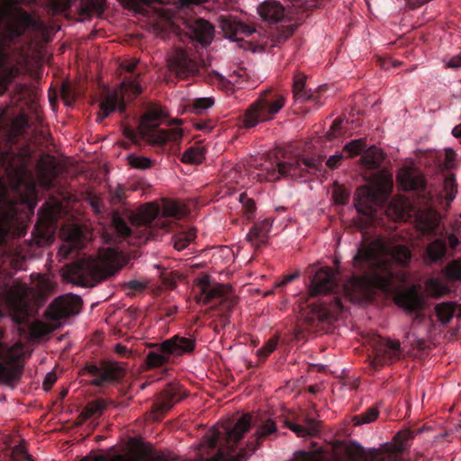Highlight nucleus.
I'll return each instance as SVG.
<instances>
[{"mask_svg":"<svg viewBox=\"0 0 461 461\" xmlns=\"http://www.w3.org/2000/svg\"><path fill=\"white\" fill-rule=\"evenodd\" d=\"M386 256H390L396 264L405 267L411 261V251L406 245L389 248L380 240L360 244L353 257L352 265L361 276H353L343 287L349 300L369 298L374 290L391 292L394 273Z\"/></svg>","mask_w":461,"mask_h":461,"instance_id":"1","label":"nucleus"},{"mask_svg":"<svg viewBox=\"0 0 461 461\" xmlns=\"http://www.w3.org/2000/svg\"><path fill=\"white\" fill-rule=\"evenodd\" d=\"M397 182L404 191H415L423 208L414 211L416 228L423 234L436 235L438 230L440 215L436 207L442 203L443 197L449 204L457 194V185L454 174L444 176L443 190L433 194L427 188V182L422 174L411 168L402 167L397 174Z\"/></svg>","mask_w":461,"mask_h":461,"instance_id":"2","label":"nucleus"},{"mask_svg":"<svg viewBox=\"0 0 461 461\" xmlns=\"http://www.w3.org/2000/svg\"><path fill=\"white\" fill-rule=\"evenodd\" d=\"M251 415L243 414L233 426L227 425L223 431H214L208 439L209 447L215 449L219 445L217 453L205 461H246L261 446L269 436L277 432V427L274 420L267 419L257 428L256 432L248 441L246 447L233 456L239 441L251 428Z\"/></svg>","mask_w":461,"mask_h":461,"instance_id":"3","label":"nucleus"},{"mask_svg":"<svg viewBox=\"0 0 461 461\" xmlns=\"http://www.w3.org/2000/svg\"><path fill=\"white\" fill-rule=\"evenodd\" d=\"M125 6L137 14L148 16L153 4L162 6L153 8L156 15L162 21L179 28L203 46L209 45L214 35V27L208 21L187 13L192 5H199L206 0H179L176 6L169 5L167 0H123Z\"/></svg>","mask_w":461,"mask_h":461,"instance_id":"4","label":"nucleus"},{"mask_svg":"<svg viewBox=\"0 0 461 461\" xmlns=\"http://www.w3.org/2000/svg\"><path fill=\"white\" fill-rule=\"evenodd\" d=\"M159 213V207L153 203L143 205L138 213L113 210L112 229L119 241L127 240L140 245L153 239L154 227L161 225L163 229L167 228L164 221L158 218Z\"/></svg>","mask_w":461,"mask_h":461,"instance_id":"5","label":"nucleus"},{"mask_svg":"<svg viewBox=\"0 0 461 461\" xmlns=\"http://www.w3.org/2000/svg\"><path fill=\"white\" fill-rule=\"evenodd\" d=\"M26 171V162L23 155L12 149H0V173L13 188H19L23 185ZM16 216V203L8 196L6 191H3L0 194V246L6 242Z\"/></svg>","mask_w":461,"mask_h":461,"instance_id":"6","label":"nucleus"},{"mask_svg":"<svg viewBox=\"0 0 461 461\" xmlns=\"http://www.w3.org/2000/svg\"><path fill=\"white\" fill-rule=\"evenodd\" d=\"M322 162L323 158L321 156L307 158L297 155L281 160L276 153L275 156L266 158L259 166H256L260 171L257 176L260 182L276 181L282 176L306 182L317 173L321 172Z\"/></svg>","mask_w":461,"mask_h":461,"instance_id":"7","label":"nucleus"},{"mask_svg":"<svg viewBox=\"0 0 461 461\" xmlns=\"http://www.w3.org/2000/svg\"><path fill=\"white\" fill-rule=\"evenodd\" d=\"M138 63V60L132 59L125 61L121 65L122 70L129 74V76H124L121 83V93L114 91L104 96L99 104L100 112L96 122H101L116 110L120 113H123L126 111L124 95L135 98L141 93L142 88L138 81L140 75L135 73Z\"/></svg>","mask_w":461,"mask_h":461,"instance_id":"8","label":"nucleus"},{"mask_svg":"<svg viewBox=\"0 0 461 461\" xmlns=\"http://www.w3.org/2000/svg\"><path fill=\"white\" fill-rule=\"evenodd\" d=\"M22 0H3L0 7V24L5 21V38L14 42L24 35L28 29H36L37 21L26 10L20 6ZM4 44L0 42V59H5Z\"/></svg>","mask_w":461,"mask_h":461,"instance_id":"9","label":"nucleus"},{"mask_svg":"<svg viewBox=\"0 0 461 461\" xmlns=\"http://www.w3.org/2000/svg\"><path fill=\"white\" fill-rule=\"evenodd\" d=\"M153 350L146 357L149 368L161 367L176 357L191 354L195 348V339L180 335H175L159 344L152 345Z\"/></svg>","mask_w":461,"mask_h":461,"instance_id":"10","label":"nucleus"},{"mask_svg":"<svg viewBox=\"0 0 461 461\" xmlns=\"http://www.w3.org/2000/svg\"><path fill=\"white\" fill-rule=\"evenodd\" d=\"M285 104V97L281 93L273 89L262 92L246 110L242 120L243 126L250 129L259 122L272 120Z\"/></svg>","mask_w":461,"mask_h":461,"instance_id":"11","label":"nucleus"},{"mask_svg":"<svg viewBox=\"0 0 461 461\" xmlns=\"http://www.w3.org/2000/svg\"><path fill=\"white\" fill-rule=\"evenodd\" d=\"M194 291L195 300L203 304H212L226 312L230 311L236 304L231 286L212 282L209 276L198 278Z\"/></svg>","mask_w":461,"mask_h":461,"instance_id":"12","label":"nucleus"},{"mask_svg":"<svg viewBox=\"0 0 461 461\" xmlns=\"http://www.w3.org/2000/svg\"><path fill=\"white\" fill-rule=\"evenodd\" d=\"M344 310L342 299L337 295L320 299L312 303L303 313L306 328L309 330H322L325 323L335 320Z\"/></svg>","mask_w":461,"mask_h":461,"instance_id":"13","label":"nucleus"},{"mask_svg":"<svg viewBox=\"0 0 461 461\" xmlns=\"http://www.w3.org/2000/svg\"><path fill=\"white\" fill-rule=\"evenodd\" d=\"M164 116L163 111L159 107L149 108L141 121V133L144 139L149 142L157 145H163L167 142H178L182 137V130L174 129H158L157 122Z\"/></svg>","mask_w":461,"mask_h":461,"instance_id":"14","label":"nucleus"},{"mask_svg":"<svg viewBox=\"0 0 461 461\" xmlns=\"http://www.w3.org/2000/svg\"><path fill=\"white\" fill-rule=\"evenodd\" d=\"M373 348L374 357L370 359V366L374 370L391 365L399 360L402 356V348L398 340L385 339L380 336H374L370 340Z\"/></svg>","mask_w":461,"mask_h":461,"instance_id":"15","label":"nucleus"},{"mask_svg":"<svg viewBox=\"0 0 461 461\" xmlns=\"http://www.w3.org/2000/svg\"><path fill=\"white\" fill-rule=\"evenodd\" d=\"M386 194V187L381 185H363L357 189L354 204L359 214L372 219L380 198Z\"/></svg>","mask_w":461,"mask_h":461,"instance_id":"16","label":"nucleus"},{"mask_svg":"<svg viewBox=\"0 0 461 461\" xmlns=\"http://www.w3.org/2000/svg\"><path fill=\"white\" fill-rule=\"evenodd\" d=\"M167 61L169 70L181 79L198 75L200 66H207L204 60L199 64L186 50L180 48L175 49Z\"/></svg>","mask_w":461,"mask_h":461,"instance_id":"17","label":"nucleus"},{"mask_svg":"<svg viewBox=\"0 0 461 461\" xmlns=\"http://www.w3.org/2000/svg\"><path fill=\"white\" fill-rule=\"evenodd\" d=\"M18 358L13 347L0 341V382L10 384L20 379L23 366L17 364Z\"/></svg>","mask_w":461,"mask_h":461,"instance_id":"18","label":"nucleus"},{"mask_svg":"<svg viewBox=\"0 0 461 461\" xmlns=\"http://www.w3.org/2000/svg\"><path fill=\"white\" fill-rule=\"evenodd\" d=\"M339 289L336 274L330 267L318 269L310 285V295L312 297L324 295L328 296Z\"/></svg>","mask_w":461,"mask_h":461,"instance_id":"19","label":"nucleus"},{"mask_svg":"<svg viewBox=\"0 0 461 461\" xmlns=\"http://www.w3.org/2000/svg\"><path fill=\"white\" fill-rule=\"evenodd\" d=\"M185 395L177 385H168L159 394V397L151 407V419L159 421L162 416L167 412L173 405L181 401Z\"/></svg>","mask_w":461,"mask_h":461,"instance_id":"20","label":"nucleus"},{"mask_svg":"<svg viewBox=\"0 0 461 461\" xmlns=\"http://www.w3.org/2000/svg\"><path fill=\"white\" fill-rule=\"evenodd\" d=\"M306 77L298 73L294 77L293 94L295 102L304 104L306 102H312L318 107L322 105L321 95L326 91L325 86H320L315 90L307 89L305 86Z\"/></svg>","mask_w":461,"mask_h":461,"instance_id":"21","label":"nucleus"},{"mask_svg":"<svg viewBox=\"0 0 461 461\" xmlns=\"http://www.w3.org/2000/svg\"><path fill=\"white\" fill-rule=\"evenodd\" d=\"M82 300L80 297L68 299L59 297L55 299L49 307L48 313L50 319L61 321L69 316L78 313Z\"/></svg>","mask_w":461,"mask_h":461,"instance_id":"22","label":"nucleus"},{"mask_svg":"<svg viewBox=\"0 0 461 461\" xmlns=\"http://www.w3.org/2000/svg\"><path fill=\"white\" fill-rule=\"evenodd\" d=\"M84 370L95 377L91 384L98 387L114 383L121 378L120 368L113 365L99 366L95 364H87Z\"/></svg>","mask_w":461,"mask_h":461,"instance_id":"23","label":"nucleus"},{"mask_svg":"<svg viewBox=\"0 0 461 461\" xmlns=\"http://www.w3.org/2000/svg\"><path fill=\"white\" fill-rule=\"evenodd\" d=\"M447 254V245L445 240L437 238L429 242L423 251L422 260L426 266L441 264Z\"/></svg>","mask_w":461,"mask_h":461,"instance_id":"24","label":"nucleus"},{"mask_svg":"<svg viewBox=\"0 0 461 461\" xmlns=\"http://www.w3.org/2000/svg\"><path fill=\"white\" fill-rule=\"evenodd\" d=\"M273 221L269 218L262 221L255 223L247 234V240L259 249L261 247L266 246L268 241V235L272 229Z\"/></svg>","mask_w":461,"mask_h":461,"instance_id":"25","label":"nucleus"},{"mask_svg":"<svg viewBox=\"0 0 461 461\" xmlns=\"http://www.w3.org/2000/svg\"><path fill=\"white\" fill-rule=\"evenodd\" d=\"M258 12L262 20L268 23H277L282 21L285 15L284 6L274 0L263 2L258 7Z\"/></svg>","mask_w":461,"mask_h":461,"instance_id":"26","label":"nucleus"},{"mask_svg":"<svg viewBox=\"0 0 461 461\" xmlns=\"http://www.w3.org/2000/svg\"><path fill=\"white\" fill-rule=\"evenodd\" d=\"M221 27L229 38L236 40H239L240 36H249L254 32L250 26L230 18H221Z\"/></svg>","mask_w":461,"mask_h":461,"instance_id":"27","label":"nucleus"},{"mask_svg":"<svg viewBox=\"0 0 461 461\" xmlns=\"http://www.w3.org/2000/svg\"><path fill=\"white\" fill-rule=\"evenodd\" d=\"M397 303L406 311L411 312L422 310L424 300L415 288H411L398 296Z\"/></svg>","mask_w":461,"mask_h":461,"instance_id":"28","label":"nucleus"},{"mask_svg":"<svg viewBox=\"0 0 461 461\" xmlns=\"http://www.w3.org/2000/svg\"><path fill=\"white\" fill-rule=\"evenodd\" d=\"M344 452L348 461H375L377 456L375 449L367 453L360 444L355 441L346 446Z\"/></svg>","mask_w":461,"mask_h":461,"instance_id":"29","label":"nucleus"},{"mask_svg":"<svg viewBox=\"0 0 461 461\" xmlns=\"http://www.w3.org/2000/svg\"><path fill=\"white\" fill-rule=\"evenodd\" d=\"M425 293L429 297L439 299L450 293L449 286L438 277H429L424 284Z\"/></svg>","mask_w":461,"mask_h":461,"instance_id":"30","label":"nucleus"},{"mask_svg":"<svg viewBox=\"0 0 461 461\" xmlns=\"http://www.w3.org/2000/svg\"><path fill=\"white\" fill-rule=\"evenodd\" d=\"M304 424H297L293 421H286L285 426L294 432L298 437L314 436L319 431L318 423L311 418H304Z\"/></svg>","mask_w":461,"mask_h":461,"instance_id":"31","label":"nucleus"},{"mask_svg":"<svg viewBox=\"0 0 461 461\" xmlns=\"http://www.w3.org/2000/svg\"><path fill=\"white\" fill-rule=\"evenodd\" d=\"M37 170L41 185L48 189L50 188L56 176L54 161L49 164L44 159H40L37 163Z\"/></svg>","mask_w":461,"mask_h":461,"instance_id":"32","label":"nucleus"},{"mask_svg":"<svg viewBox=\"0 0 461 461\" xmlns=\"http://www.w3.org/2000/svg\"><path fill=\"white\" fill-rule=\"evenodd\" d=\"M364 165L370 169L379 168L384 159L382 150L375 146L368 148L361 158Z\"/></svg>","mask_w":461,"mask_h":461,"instance_id":"33","label":"nucleus"},{"mask_svg":"<svg viewBox=\"0 0 461 461\" xmlns=\"http://www.w3.org/2000/svg\"><path fill=\"white\" fill-rule=\"evenodd\" d=\"M81 230L78 228L71 230L68 234L67 244L60 248L59 253L67 258L73 250L78 249L81 245Z\"/></svg>","mask_w":461,"mask_h":461,"instance_id":"34","label":"nucleus"},{"mask_svg":"<svg viewBox=\"0 0 461 461\" xmlns=\"http://www.w3.org/2000/svg\"><path fill=\"white\" fill-rule=\"evenodd\" d=\"M196 237L195 229L189 228L185 230H181L173 236V245L176 250L185 249L191 241Z\"/></svg>","mask_w":461,"mask_h":461,"instance_id":"35","label":"nucleus"},{"mask_svg":"<svg viewBox=\"0 0 461 461\" xmlns=\"http://www.w3.org/2000/svg\"><path fill=\"white\" fill-rule=\"evenodd\" d=\"M104 0H84L81 3L80 14L86 16L101 14L104 11Z\"/></svg>","mask_w":461,"mask_h":461,"instance_id":"36","label":"nucleus"},{"mask_svg":"<svg viewBox=\"0 0 461 461\" xmlns=\"http://www.w3.org/2000/svg\"><path fill=\"white\" fill-rule=\"evenodd\" d=\"M204 158L203 147L194 145L188 148L183 154L181 161L184 163L199 164Z\"/></svg>","mask_w":461,"mask_h":461,"instance_id":"37","label":"nucleus"},{"mask_svg":"<svg viewBox=\"0 0 461 461\" xmlns=\"http://www.w3.org/2000/svg\"><path fill=\"white\" fill-rule=\"evenodd\" d=\"M441 273L448 281H461V259H454L448 262L442 269Z\"/></svg>","mask_w":461,"mask_h":461,"instance_id":"38","label":"nucleus"},{"mask_svg":"<svg viewBox=\"0 0 461 461\" xmlns=\"http://www.w3.org/2000/svg\"><path fill=\"white\" fill-rule=\"evenodd\" d=\"M438 320L443 323H448L455 312V305L452 303H441L435 307Z\"/></svg>","mask_w":461,"mask_h":461,"instance_id":"39","label":"nucleus"},{"mask_svg":"<svg viewBox=\"0 0 461 461\" xmlns=\"http://www.w3.org/2000/svg\"><path fill=\"white\" fill-rule=\"evenodd\" d=\"M104 409V402L103 400H95L86 405L81 415L85 420H88L94 416H100Z\"/></svg>","mask_w":461,"mask_h":461,"instance_id":"40","label":"nucleus"},{"mask_svg":"<svg viewBox=\"0 0 461 461\" xmlns=\"http://www.w3.org/2000/svg\"><path fill=\"white\" fill-rule=\"evenodd\" d=\"M379 415V410L375 406L369 407L365 412L356 415L353 418L355 425H362L370 423L377 419Z\"/></svg>","mask_w":461,"mask_h":461,"instance_id":"41","label":"nucleus"},{"mask_svg":"<svg viewBox=\"0 0 461 461\" xmlns=\"http://www.w3.org/2000/svg\"><path fill=\"white\" fill-rule=\"evenodd\" d=\"M183 216L181 206L176 202H168L164 204L163 217H172L179 219Z\"/></svg>","mask_w":461,"mask_h":461,"instance_id":"42","label":"nucleus"},{"mask_svg":"<svg viewBox=\"0 0 461 461\" xmlns=\"http://www.w3.org/2000/svg\"><path fill=\"white\" fill-rule=\"evenodd\" d=\"M128 161L131 167L137 169H147L152 166V160L146 157L130 155L128 157Z\"/></svg>","mask_w":461,"mask_h":461,"instance_id":"43","label":"nucleus"},{"mask_svg":"<svg viewBox=\"0 0 461 461\" xmlns=\"http://www.w3.org/2000/svg\"><path fill=\"white\" fill-rule=\"evenodd\" d=\"M110 201L113 205L122 204L125 200V188L118 185L116 187L109 188Z\"/></svg>","mask_w":461,"mask_h":461,"instance_id":"44","label":"nucleus"},{"mask_svg":"<svg viewBox=\"0 0 461 461\" xmlns=\"http://www.w3.org/2000/svg\"><path fill=\"white\" fill-rule=\"evenodd\" d=\"M277 341V338H270L264 346L258 350L259 358L262 360L266 359L276 348Z\"/></svg>","mask_w":461,"mask_h":461,"instance_id":"45","label":"nucleus"},{"mask_svg":"<svg viewBox=\"0 0 461 461\" xmlns=\"http://www.w3.org/2000/svg\"><path fill=\"white\" fill-rule=\"evenodd\" d=\"M366 148V144L362 140H354L344 146V150L348 153L349 157L360 154Z\"/></svg>","mask_w":461,"mask_h":461,"instance_id":"46","label":"nucleus"},{"mask_svg":"<svg viewBox=\"0 0 461 461\" xmlns=\"http://www.w3.org/2000/svg\"><path fill=\"white\" fill-rule=\"evenodd\" d=\"M213 104L212 98H196L193 101L191 111L194 113H201L203 111L210 108Z\"/></svg>","mask_w":461,"mask_h":461,"instance_id":"47","label":"nucleus"},{"mask_svg":"<svg viewBox=\"0 0 461 461\" xmlns=\"http://www.w3.org/2000/svg\"><path fill=\"white\" fill-rule=\"evenodd\" d=\"M456 153L452 149L445 150L444 160L439 163V167L444 170L451 169L455 165Z\"/></svg>","mask_w":461,"mask_h":461,"instance_id":"48","label":"nucleus"},{"mask_svg":"<svg viewBox=\"0 0 461 461\" xmlns=\"http://www.w3.org/2000/svg\"><path fill=\"white\" fill-rule=\"evenodd\" d=\"M61 97L65 104L71 105L76 101L77 95L69 85H63L61 88Z\"/></svg>","mask_w":461,"mask_h":461,"instance_id":"49","label":"nucleus"},{"mask_svg":"<svg viewBox=\"0 0 461 461\" xmlns=\"http://www.w3.org/2000/svg\"><path fill=\"white\" fill-rule=\"evenodd\" d=\"M342 120L336 119L331 126L330 127V130L327 131L326 135L328 140H332L336 139L338 136L342 134Z\"/></svg>","mask_w":461,"mask_h":461,"instance_id":"50","label":"nucleus"},{"mask_svg":"<svg viewBox=\"0 0 461 461\" xmlns=\"http://www.w3.org/2000/svg\"><path fill=\"white\" fill-rule=\"evenodd\" d=\"M29 457V455L23 445L15 446L12 450V458L14 461H21Z\"/></svg>","mask_w":461,"mask_h":461,"instance_id":"51","label":"nucleus"},{"mask_svg":"<svg viewBox=\"0 0 461 461\" xmlns=\"http://www.w3.org/2000/svg\"><path fill=\"white\" fill-rule=\"evenodd\" d=\"M333 196L335 203L342 205L346 204L349 199V194L341 188L336 189L333 193Z\"/></svg>","mask_w":461,"mask_h":461,"instance_id":"52","label":"nucleus"},{"mask_svg":"<svg viewBox=\"0 0 461 461\" xmlns=\"http://www.w3.org/2000/svg\"><path fill=\"white\" fill-rule=\"evenodd\" d=\"M294 461H321V457L316 453H308L300 451L296 454Z\"/></svg>","mask_w":461,"mask_h":461,"instance_id":"53","label":"nucleus"},{"mask_svg":"<svg viewBox=\"0 0 461 461\" xmlns=\"http://www.w3.org/2000/svg\"><path fill=\"white\" fill-rule=\"evenodd\" d=\"M299 276H300L299 271H296L293 274L285 276L281 281H278L276 283L275 288H281V287L285 286L286 285L290 284L291 282H293L294 280L298 278Z\"/></svg>","mask_w":461,"mask_h":461,"instance_id":"54","label":"nucleus"},{"mask_svg":"<svg viewBox=\"0 0 461 461\" xmlns=\"http://www.w3.org/2000/svg\"><path fill=\"white\" fill-rule=\"evenodd\" d=\"M119 254L116 248H107L102 257L104 261L113 262L118 258Z\"/></svg>","mask_w":461,"mask_h":461,"instance_id":"55","label":"nucleus"},{"mask_svg":"<svg viewBox=\"0 0 461 461\" xmlns=\"http://www.w3.org/2000/svg\"><path fill=\"white\" fill-rule=\"evenodd\" d=\"M343 158V155L341 153H337L335 155L330 156L326 162V165L330 169L337 168Z\"/></svg>","mask_w":461,"mask_h":461,"instance_id":"56","label":"nucleus"},{"mask_svg":"<svg viewBox=\"0 0 461 461\" xmlns=\"http://www.w3.org/2000/svg\"><path fill=\"white\" fill-rule=\"evenodd\" d=\"M240 202L246 207L248 212L255 211V203L252 199L249 198L246 194H240Z\"/></svg>","mask_w":461,"mask_h":461,"instance_id":"57","label":"nucleus"},{"mask_svg":"<svg viewBox=\"0 0 461 461\" xmlns=\"http://www.w3.org/2000/svg\"><path fill=\"white\" fill-rule=\"evenodd\" d=\"M294 32V26L292 25V26H288L285 29L282 30V32L278 34V42L281 43V42H284L288 38H290Z\"/></svg>","mask_w":461,"mask_h":461,"instance_id":"58","label":"nucleus"},{"mask_svg":"<svg viewBox=\"0 0 461 461\" xmlns=\"http://www.w3.org/2000/svg\"><path fill=\"white\" fill-rule=\"evenodd\" d=\"M56 380H57V376L54 373L47 374V375L45 376V378L43 380V384H42L44 390L49 391L52 387V385L55 384Z\"/></svg>","mask_w":461,"mask_h":461,"instance_id":"59","label":"nucleus"},{"mask_svg":"<svg viewBox=\"0 0 461 461\" xmlns=\"http://www.w3.org/2000/svg\"><path fill=\"white\" fill-rule=\"evenodd\" d=\"M446 67L454 69L461 68V52L457 55L451 57L449 60L446 63Z\"/></svg>","mask_w":461,"mask_h":461,"instance_id":"60","label":"nucleus"},{"mask_svg":"<svg viewBox=\"0 0 461 461\" xmlns=\"http://www.w3.org/2000/svg\"><path fill=\"white\" fill-rule=\"evenodd\" d=\"M125 286L131 291H141L146 287L145 284L138 280H131L125 284Z\"/></svg>","mask_w":461,"mask_h":461,"instance_id":"61","label":"nucleus"},{"mask_svg":"<svg viewBox=\"0 0 461 461\" xmlns=\"http://www.w3.org/2000/svg\"><path fill=\"white\" fill-rule=\"evenodd\" d=\"M431 0H407V5L410 9L415 10L426 3L430 2Z\"/></svg>","mask_w":461,"mask_h":461,"instance_id":"62","label":"nucleus"},{"mask_svg":"<svg viewBox=\"0 0 461 461\" xmlns=\"http://www.w3.org/2000/svg\"><path fill=\"white\" fill-rule=\"evenodd\" d=\"M447 240L449 243V247L452 249H455L460 243L459 239L455 233H450L447 235Z\"/></svg>","mask_w":461,"mask_h":461,"instance_id":"63","label":"nucleus"},{"mask_svg":"<svg viewBox=\"0 0 461 461\" xmlns=\"http://www.w3.org/2000/svg\"><path fill=\"white\" fill-rule=\"evenodd\" d=\"M9 87V80L5 77H0V95H3Z\"/></svg>","mask_w":461,"mask_h":461,"instance_id":"64","label":"nucleus"}]
</instances>
